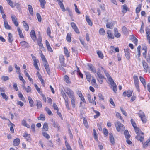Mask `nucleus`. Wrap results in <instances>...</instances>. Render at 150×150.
<instances>
[{
    "instance_id": "nucleus-1",
    "label": "nucleus",
    "mask_w": 150,
    "mask_h": 150,
    "mask_svg": "<svg viewBox=\"0 0 150 150\" xmlns=\"http://www.w3.org/2000/svg\"><path fill=\"white\" fill-rule=\"evenodd\" d=\"M115 126L116 127L117 130L118 132L120 131H123L125 129V127L122 124H121L120 122L117 121L115 123Z\"/></svg>"
},
{
    "instance_id": "nucleus-2",
    "label": "nucleus",
    "mask_w": 150,
    "mask_h": 150,
    "mask_svg": "<svg viewBox=\"0 0 150 150\" xmlns=\"http://www.w3.org/2000/svg\"><path fill=\"white\" fill-rule=\"evenodd\" d=\"M138 114L143 122L144 123H146L147 120L144 113L142 111L140 110Z\"/></svg>"
},
{
    "instance_id": "nucleus-3",
    "label": "nucleus",
    "mask_w": 150,
    "mask_h": 150,
    "mask_svg": "<svg viewBox=\"0 0 150 150\" xmlns=\"http://www.w3.org/2000/svg\"><path fill=\"white\" fill-rule=\"evenodd\" d=\"M65 91L70 98H72L74 97V92L69 88H67L66 90H65Z\"/></svg>"
},
{
    "instance_id": "nucleus-4",
    "label": "nucleus",
    "mask_w": 150,
    "mask_h": 150,
    "mask_svg": "<svg viewBox=\"0 0 150 150\" xmlns=\"http://www.w3.org/2000/svg\"><path fill=\"white\" fill-rule=\"evenodd\" d=\"M43 64L44 67L46 70L47 73L49 75H50V71L49 68V65L47 62H46L44 63Z\"/></svg>"
},
{
    "instance_id": "nucleus-5",
    "label": "nucleus",
    "mask_w": 150,
    "mask_h": 150,
    "mask_svg": "<svg viewBox=\"0 0 150 150\" xmlns=\"http://www.w3.org/2000/svg\"><path fill=\"white\" fill-rule=\"evenodd\" d=\"M59 59L60 62V63L62 66L64 67H66V64H65L64 60V56L62 55H61L59 57Z\"/></svg>"
},
{
    "instance_id": "nucleus-6",
    "label": "nucleus",
    "mask_w": 150,
    "mask_h": 150,
    "mask_svg": "<svg viewBox=\"0 0 150 150\" xmlns=\"http://www.w3.org/2000/svg\"><path fill=\"white\" fill-rule=\"evenodd\" d=\"M31 37L33 40L35 41L36 39V37L35 32L34 30H32L30 33Z\"/></svg>"
},
{
    "instance_id": "nucleus-7",
    "label": "nucleus",
    "mask_w": 150,
    "mask_h": 150,
    "mask_svg": "<svg viewBox=\"0 0 150 150\" xmlns=\"http://www.w3.org/2000/svg\"><path fill=\"white\" fill-rule=\"evenodd\" d=\"M124 50L126 57L127 59L129 60L130 58L129 49L128 48L126 49H124Z\"/></svg>"
},
{
    "instance_id": "nucleus-8",
    "label": "nucleus",
    "mask_w": 150,
    "mask_h": 150,
    "mask_svg": "<svg viewBox=\"0 0 150 150\" xmlns=\"http://www.w3.org/2000/svg\"><path fill=\"white\" fill-rule=\"evenodd\" d=\"M143 66L144 69V71L146 73L147 72V69L149 67L148 65L147 64L144 60L142 61Z\"/></svg>"
},
{
    "instance_id": "nucleus-9",
    "label": "nucleus",
    "mask_w": 150,
    "mask_h": 150,
    "mask_svg": "<svg viewBox=\"0 0 150 150\" xmlns=\"http://www.w3.org/2000/svg\"><path fill=\"white\" fill-rule=\"evenodd\" d=\"M87 65L89 68V70L94 73L96 72L95 68L92 64H88Z\"/></svg>"
},
{
    "instance_id": "nucleus-10",
    "label": "nucleus",
    "mask_w": 150,
    "mask_h": 150,
    "mask_svg": "<svg viewBox=\"0 0 150 150\" xmlns=\"http://www.w3.org/2000/svg\"><path fill=\"white\" fill-rule=\"evenodd\" d=\"M109 135L110 142L112 144H114L115 143V140L112 133H110Z\"/></svg>"
},
{
    "instance_id": "nucleus-11",
    "label": "nucleus",
    "mask_w": 150,
    "mask_h": 150,
    "mask_svg": "<svg viewBox=\"0 0 150 150\" xmlns=\"http://www.w3.org/2000/svg\"><path fill=\"white\" fill-rule=\"evenodd\" d=\"M28 8L30 14L32 16L34 15V12L32 7L30 5H28Z\"/></svg>"
},
{
    "instance_id": "nucleus-12",
    "label": "nucleus",
    "mask_w": 150,
    "mask_h": 150,
    "mask_svg": "<svg viewBox=\"0 0 150 150\" xmlns=\"http://www.w3.org/2000/svg\"><path fill=\"white\" fill-rule=\"evenodd\" d=\"M114 30L115 33V36L117 38L119 37L121 35L120 33L118 32L117 28H114Z\"/></svg>"
},
{
    "instance_id": "nucleus-13",
    "label": "nucleus",
    "mask_w": 150,
    "mask_h": 150,
    "mask_svg": "<svg viewBox=\"0 0 150 150\" xmlns=\"http://www.w3.org/2000/svg\"><path fill=\"white\" fill-rule=\"evenodd\" d=\"M20 142V139H16L13 140V144L16 146H18Z\"/></svg>"
},
{
    "instance_id": "nucleus-14",
    "label": "nucleus",
    "mask_w": 150,
    "mask_h": 150,
    "mask_svg": "<svg viewBox=\"0 0 150 150\" xmlns=\"http://www.w3.org/2000/svg\"><path fill=\"white\" fill-rule=\"evenodd\" d=\"M108 36L109 38L113 39L114 38V36L112 34L111 31L110 30H108L107 31Z\"/></svg>"
},
{
    "instance_id": "nucleus-15",
    "label": "nucleus",
    "mask_w": 150,
    "mask_h": 150,
    "mask_svg": "<svg viewBox=\"0 0 150 150\" xmlns=\"http://www.w3.org/2000/svg\"><path fill=\"white\" fill-rule=\"evenodd\" d=\"M134 128L137 135L140 134H141L143 135V133L142 132L138 127H136Z\"/></svg>"
},
{
    "instance_id": "nucleus-16",
    "label": "nucleus",
    "mask_w": 150,
    "mask_h": 150,
    "mask_svg": "<svg viewBox=\"0 0 150 150\" xmlns=\"http://www.w3.org/2000/svg\"><path fill=\"white\" fill-rule=\"evenodd\" d=\"M4 25L5 28L8 30L11 29V27L9 26V25L8 24L7 21L6 20H4Z\"/></svg>"
},
{
    "instance_id": "nucleus-17",
    "label": "nucleus",
    "mask_w": 150,
    "mask_h": 150,
    "mask_svg": "<svg viewBox=\"0 0 150 150\" xmlns=\"http://www.w3.org/2000/svg\"><path fill=\"white\" fill-rule=\"evenodd\" d=\"M28 100L29 101L30 105L31 107H33L34 106V101L32 98L30 96L28 97Z\"/></svg>"
},
{
    "instance_id": "nucleus-18",
    "label": "nucleus",
    "mask_w": 150,
    "mask_h": 150,
    "mask_svg": "<svg viewBox=\"0 0 150 150\" xmlns=\"http://www.w3.org/2000/svg\"><path fill=\"white\" fill-rule=\"evenodd\" d=\"M21 46L24 47H29L28 44L25 41H23L21 42Z\"/></svg>"
},
{
    "instance_id": "nucleus-19",
    "label": "nucleus",
    "mask_w": 150,
    "mask_h": 150,
    "mask_svg": "<svg viewBox=\"0 0 150 150\" xmlns=\"http://www.w3.org/2000/svg\"><path fill=\"white\" fill-rule=\"evenodd\" d=\"M23 136L27 141L30 142L31 141L30 134H28L27 133H25Z\"/></svg>"
},
{
    "instance_id": "nucleus-20",
    "label": "nucleus",
    "mask_w": 150,
    "mask_h": 150,
    "mask_svg": "<svg viewBox=\"0 0 150 150\" xmlns=\"http://www.w3.org/2000/svg\"><path fill=\"white\" fill-rule=\"evenodd\" d=\"M139 80L135 81H134V83L135 86L138 92L139 91L140 89L139 87Z\"/></svg>"
},
{
    "instance_id": "nucleus-21",
    "label": "nucleus",
    "mask_w": 150,
    "mask_h": 150,
    "mask_svg": "<svg viewBox=\"0 0 150 150\" xmlns=\"http://www.w3.org/2000/svg\"><path fill=\"white\" fill-rule=\"evenodd\" d=\"M86 20L88 23V25L90 26H92V23L89 17L88 16H86Z\"/></svg>"
},
{
    "instance_id": "nucleus-22",
    "label": "nucleus",
    "mask_w": 150,
    "mask_h": 150,
    "mask_svg": "<svg viewBox=\"0 0 150 150\" xmlns=\"http://www.w3.org/2000/svg\"><path fill=\"white\" fill-rule=\"evenodd\" d=\"M139 79L141 83H142L145 88L146 87V83L145 79L141 76L139 77Z\"/></svg>"
},
{
    "instance_id": "nucleus-23",
    "label": "nucleus",
    "mask_w": 150,
    "mask_h": 150,
    "mask_svg": "<svg viewBox=\"0 0 150 150\" xmlns=\"http://www.w3.org/2000/svg\"><path fill=\"white\" fill-rule=\"evenodd\" d=\"M140 134L137 135L136 136L135 138L137 139L142 142L144 139V137H142V136H140Z\"/></svg>"
},
{
    "instance_id": "nucleus-24",
    "label": "nucleus",
    "mask_w": 150,
    "mask_h": 150,
    "mask_svg": "<svg viewBox=\"0 0 150 150\" xmlns=\"http://www.w3.org/2000/svg\"><path fill=\"white\" fill-rule=\"evenodd\" d=\"M8 41L10 43H12L13 40L12 34L10 33H8Z\"/></svg>"
},
{
    "instance_id": "nucleus-25",
    "label": "nucleus",
    "mask_w": 150,
    "mask_h": 150,
    "mask_svg": "<svg viewBox=\"0 0 150 150\" xmlns=\"http://www.w3.org/2000/svg\"><path fill=\"white\" fill-rule=\"evenodd\" d=\"M124 134L125 137L127 139H129L130 137V135L128 131L127 130H125L124 131Z\"/></svg>"
},
{
    "instance_id": "nucleus-26",
    "label": "nucleus",
    "mask_w": 150,
    "mask_h": 150,
    "mask_svg": "<svg viewBox=\"0 0 150 150\" xmlns=\"http://www.w3.org/2000/svg\"><path fill=\"white\" fill-rule=\"evenodd\" d=\"M18 31L19 33V35L20 36V38H24V36L23 35L22 30H21L20 28L18 27L17 28Z\"/></svg>"
},
{
    "instance_id": "nucleus-27",
    "label": "nucleus",
    "mask_w": 150,
    "mask_h": 150,
    "mask_svg": "<svg viewBox=\"0 0 150 150\" xmlns=\"http://www.w3.org/2000/svg\"><path fill=\"white\" fill-rule=\"evenodd\" d=\"M85 74L86 75V77L87 80L89 81H90V79L91 77V76L90 75V74L88 72H85Z\"/></svg>"
},
{
    "instance_id": "nucleus-28",
    "label": "nucleus",
    "mask_w": 150,
    "mask_h": 150,
    "mask_svg": "<svg viewBox=\"0 0 150 150\" xmlns=\"http://www.w3.org/2000/svg\"><path fill=\"white\" fill-rule=\"evenodd\" d=\"M52 122H53V126L56 128H57L58 130H59L60 128L59 125L57 123H56L55 121H53V119H52Z\"/></svg>"
},
{
    "instance_id": "nucleus-29",
    "label": "nucleus",
    "mask_w": 150,
    "mask_h": 150,
    "mask_svg": "<svg viewBox=\"0 0 150 150\" xmlns=\"http://www.w3.org/2000/svg\"><path fill=\"white\" fill-rule=\"evenodd\" d=\"M64 53L65 54V55L67 57H69V53L68 51L67 48L66 47H64Z\"/></svg>"
},
{
    "instance_id": "nucleus-30",
    "label": "nucleus",
    "mask_w": 150,
    "mask_h": 150,
    "mask_svg": "<svg viewBox=\"0 0 150 150\" xmlns=\"http://www.w3.org/2000/svg\"><path fill=\"white\" fill-rule=\"evenodd\" d=\"M23 25L25 29V30L26 31H28L29 30V26L27 23H26V22L23 21Z\"/></svg>"
},
{
    "instance_id": "nucleus-31",
    "label": "nucleus",
    "mask_w": 150,
    "mask_h": 150,
    "mask_svg": "<svg viewBox=\"0 0 150 150\" xmlns=\"http://www.w3.org/2000/svg\"><path fill=\"white\" fill-rule=\"evenodd\" d=\"M18 96L19 97V98H20V99L21 100H22L23 102H25V98L23 96L21 92L19 93L18 94Z\"/></svg>"
},
{
    "instance_id": "nucleus-32",
    "label": "nucleus",
    "mask_w": 150,
    "mask_h": 150,
    "mask_svg": "<svg viewBox=\"0 0 150 150\" xmlns=\"http://www.w3.org/2000/svg\"><path fill=\"white\" fill-rule=\"evenodd\" d=\"M112 87V90L115 93H116V91L117 90V86L116 83H115L111 85Z\"/></svg>"
},
{
    "instance_id": "nucleus-33",
    "label": "nucleus",
    "mask_w": 150,
    "mask_h": 150,
    "mask_svg": "<svg viewBox=\"0 0 150 150\" xmlns=\"http://www.w3.org/2000/svg\"><path fill=\"white\" fill-rule=\"evenodd\" d=\"M36 101L37 102V104L36 105L37 107L38 108H42V104L41 102L39 100H36Z\"/></svg>"
},
{
    "instance_id": "nucleus-34",
    "label": "nucleus",
    "mask_w": 150,
    "mask_h": 150,
    "mask_svg": "<svg viewBox=\"0 0 150 150\" xmlns=\"http://www.w3.org/2000/svg\"><path fill=\"white\" fill-rule=\"evenodd\" d=\"M34 62L33 63V65L35 67L36 69L37 70H39V67L38 66V65L37 64L39 62V61L38 60H36V61H34Z\"/></svg>"
},
{
    "instance_id": "nucleus-35",
    "label": "nucleus",
    "mask_w": 150,
    "mask_h": 150,
    "mask_svg": "<svg viewBox=\"0 0 150 150\" xmlns=\"http://www.w3.org/2000/svg\"><path fill=\"white\" fill-rule=\"evenodd\" d=\"M123 8L122 11L123 13H125L127 11H129L128 8L127 6L125 4L123 6Z\"/></svg>"
},
{
    "instance_id": "nucleus-36",
    "label": "nucleus",
    "mask_w": 150,
    "mask_h": 150,
    "mask_svg": "<svg viewBox=\"0 0 150 150\" xmlns=\"http://www.w3.org/2000/svg\"><path fill=\"white\" fill-rule=\"evenodd\" d=\"M38 119L39 120H41L42 121L45 120V116L43 114H41L40 116L38 117Z\"/></svg>"
},
{
    "instance_id": "nucleus-37",
    "label": "nucleus",
    "mask_w": 150,
    "mask_h": 150,
    "mask_svg": "<svg viewBox=\"0 0 150 150\" xmlns=\"http://www.w3.org/2000/svg\"><path fill=\"white\" fill-rule=\"evenodd\" d=\"M83 123L86 127L88 128V125L86 119L85 118H83Z\"/></svg>"
},
{
    "instance_id": "nucleus-38",
    "label": "nucleus",
    "mask_w": 150,
    "mask_h": 150,
    "mask_svg": "<svg viewBox=\"0 0 150 150\" xmlns=\"http://www.w3.org/2000/svg\"><path fill=\"white\" fill-rule=\"evenodd\" d=\"M71 34H67V37H66V40L67 42H70L71 41Z\"/></svg>"
},
{
    "instance_id": "nucleus-39",
    "label": "nucleus",
    "mask_w": 150,
    "mask_h": 150,
    "mask_svg": "<svg viewBox=\"0 0 150 150\" xmlns=\"http://www.w3.org/2000/svg\"><path fill=\"white\" fill-rule=\"evenodd\" d=\"M64 80L67 83H70V81L69 80V77L67 75H65L64 76Z\"/></svg>"
},
{
    "instance_id": "nucleus-40",
    "label": "nucleus",
    "mask_w": 150,
    "mask_h": 150,
    "mask_svg": "<svg viewBox=\"0 0 150 150\" xmlns=\"http://www.w3.org/2000/svg\"><path fill=\"white\" fill-rule=\"evenodd\" d=\"M71 103L72 106L73 108H74L75 106V97L72 98H71Z\"/></svg>"
},
{
    "instance_id": "nucleus-41",
    "label": "nucleus",
    "mask_w": 150,
    "mask_h": 150,
    "mask_svg": "<svg viewBox=\"0 0 150 150\" xmlns=\"http://www.w3.org/2000/svg\"><path fill=\"white\" fill-rule=\"evenodd\" d=\"M43 129L45 131H47L48 129V126L47 123L45 122L44 123L43 126Z\"/></svg>"
},
{
    "instance_id": "nucleus-42",
    "label": "nucleus",
    "mask_w": 150,
    "mask_h": 150,
    "mask_svg": "<svg viewBox=\"0 0 150 150\" xmlns=\"http://www.w3.org/2000/svg\"><path fill=\"white\" fill-rule=\"evenodd\" d=\"M39 1L40 3L41 6L42 8H44V5L46 4V1L45 0H39Z\"/></svg>"
},
{
    "instance_id": "nucleus-43",
    "label": "nucleus",
    "mask_w": 150,
    "mask_h": 150,
    "mask_svg": "<svg viewBox=\"0 0 150 150\" xmlns=\"http://www.w3.org/2000/svg\"><path fill=\"white\" fill-rule=\"evenodd\" d=\"M45 109L49 115H53V114H52L51 111L48 108H47V107H46L45 108Z\"/></svg>"
},
{
    "instance_id": "nucleus-44",
    "label": "nucleus",
    "mask_w": 150,
    "mask_h": 150,
    "mask_svg": "<svg viewBox=\"0 0 150 150\" xmlns=\"http://www.w3.org/2000/svg\"><path fill=\"white\" fill-rule=\"evenodd\" d=\"M97 74L98 76V79H102L104 78V76H103L102 74L100 73V71H97Z\"/></svg>"
},
{
    "instance_id": "nucleus-45",
    "label": "nucleus",
    "mask_w": 150,
    "mask_h": 150,
    "mask_svg": "<svg viewBox=\"0 0 150 150\" xmlns=\"http://www.w3.org/2000/svg\"><path fill=\"white\" fill-rule=\"evenodd\" d=\"M1 95L2 96L3 98L6 100H7L8 99V96L5 93H1Z\"/></svg>"
},
{
    "instance_id": "nucleus-46",
    "label": "nucleus",
    "mask_w": 150,
    "mask_h": 150,
    "mask_svg": "<svg viewBox=\"0 0 150 150\" xmlns=\"http://www.w3.org/2000/svg\"><path fill=\"white\" fill-rule=\"evenodd\" d=\"M93 111L96 114V115L94 116V117L95 118H96L100 116V114L98 111L95 110H93Z\"/></svg>"
},
{
    "instance_id": "nucleus-47",
    "label": "nucleus",
    "mask_w": 150,
    "mask_h": 150,
    "mask_svg": "<svg viewBox=\"0 0 150 150\" xmlns=\"http://www.w3.org/2000/svg\"><path fill=\"white\" fill-rule=\"evenodd\" d=\"M97 54L98 55L99 57H100L101 59L103 58V54L101 51H97Z\"/></svg>"
},
{
    "instance_id": "nucleus-48",
    "label": "nucleus",
    "mask_w": 150,
    "mask_h": 150,
    "mask_svg": "<svg viewBox=\"0 0 150 150\" xmlns=\"http://www.w3.org/2000/svg\"><path fill=\"white\" fill-rule=\"evenodd\" d=\"M64 100L66 108L68 109H69V107L68 104V98L67 99V97H66V98H65Z\"/></svg>"
},
{
    "instance_id": "nucleus-49",
    "label": "nucleus",
    "mask_w": 150,
    "mask_h": 150,
    "mask_svg": "<svg viewBox=\"0 0 150 150\" xmlns=\"http://www.w3.org/2000/svg\"><path fill=\"white\" fill-rule=\"evenodd\" d=\"M141 48V46L140 45H139L137 47V55L138 57H139L140 55V49Z\"/></svg>"
},
{
    "instance_id": "nucleus-50",
    "label": "nucleus",
    "mask_w": 150,
    "mask_h": 150,
    "mask_svg": "<svg viewBox=\"0 0 150 150\" xmlns=\"http://www.w3.org/2000/svg\"><path fill=\"white\" fill-rule=\"evenodd\" d=\"M43 136L46 138L47 139H49L50 137V136L46 132H42V133Z\"/></svg>"
},
{
    "instance_id": "nucleus-51",
    "label": "nucleus",
    "mask_w": 150,
    "mask_h": 150,
    "mask_svg": "<svg viewBox=\"0 0 150 150\" xmlns=\"http://www.w3.org/2000/svg\"><path fill=\"white\" fill-rule=\"evenodd\" d=\"M141 5L139 4L138 6V7H137L136 9V12L137 13H139L141 10Z\"/></svg>"
},
{
    "instance_id": "nucleus-52",
    "label": "nucleus",
    "mask_w": 150,
    "mask_h": 150,
    "mask_svg": "<svg viewBox=\"0 0 150 150\" xmlns=\"http://www.w3.org/2000/svg\"><path fill=\"white\" fill-rule=\"evenodd\" d=\"M99 33L100 34L102 35H104L105 34V33L103 28H101L99 30Z\"/></svg>"
},
{
    "instance_id": "nucleus-53",
    "label": "nucleus",
    "mask_w": 150,
    "mask_h": 150,
    "mask_svg": "<svg viewBox=\"0 0 150 150\" xmlns=\"http://www.w3.org/2000/svg\"><path fill=\"white\" fill-rule=\"evenodd\" d=\"M36 16L37 18L38 19V21L39 22H41L42 20V18L40 15L39 13H37L36 14Z\"/></svg>"
},
{
    "instance_id": "nucleus-54",
    "label": "nucleus",
    "mask_w": 150,
    "mask_h": 150,
    "mask_svg": "<svg viewBox=\"0 0 150 150\" xmlns=\"http://www.w3.org/2000/svg\"><path fill=\"white\" fill-rule=\"evenodd\" d=\"M93 132L94 138L96 140H98L97 135V134L96 131L95 129H93Z\"/></svg>"
},
{
    "instance_id": "nucleus-55",
    "label": "nucleus",
    "mask_w": 150,
    "mask_h": 150,
    "mask_svg": "<svg viewBox=\"0 0 150 150\" xmlns=\"http://www.w3.org/2000/svg\"><path fill=\"white\" fill-rule=\"evenodd\" d=\"M8 121H9L10 122V125L11 126V127H10V131H11V132L12 133H13L14 132V129L13 128V127L12 125H14L13 124L11 123V122L10 121V120L8 119Z\"/></svg>"
},
{
    "instance_id": "nucleus-56",
    "label": "nucleus",
    "mask_w": 150,
    "mask_h": 150,
    "mask_svg": "<svg viewBox=\"0 0 150 150\" xmlns=\"http://www.w3.org/2000/svg\"><path fill=\"white\" fill-rule=\"evenodd\" d=\"M58 4L60 6V7L62 9V10L63 11H64L65 10L64 7L62 3L61 2H59Z\"/></svg>"
},
{
    "instance_id": "nucleus-57",
    "label": "nucleus",
    "mask_w": 150,
    "mask_h": 150,
    "mask_svg": "<svg viewBox=\"0 0 150 150\" xmlns=\"http://www.w3.org/2000/svg\"><path fill=\"white\" fill-rule=\"evenodd\" d=\"M108 81L110 82V84L111 85L115 83L111 77L108 78Z\"/></svg>"
},
{
    "instance_id": "nucleus-58",
    "label": "nucleus",
    "mask_w": 150,
    "mask_h": 150,
    "mask_svg": "<svg viewBox=\"0 0 150 150\" xmlns=\"http://www.w3.org/2000/svg\"><path fill=\"white\" fill-rule=\"evenodd\" d=\"M146 31L147 36H150V30L148 28H146Z\"/></svg>"
},
{
    "instance_id": "nucleus-59",
    "label": "nucleus",
    "mask_w": 150,
    "mask_h": 150,
    "mask_svg": "<svg viewBox=\"0 0 150 150\" xmlns=\"http://www.w3.org/2000/svg\"><path fill=\"white\" fill-rule=\"evenodd\" d=\"M132 91L129 90L127 92V96L128 97H130L132 93Z\"/></svg>"
},
{
    "instance_id": "nucleus-60",
    "label": "nucleus",
    "mask_w": 150,
    "mask_h": 150,
    "mask_svg": "<svg viewBox=\"0 0 150 150\" xmlns=\"http://www.w3.org/2000/svg\"><path fill=\"white\" fill-rule=\"evenodd\" d=\"M1 79L2 80L4 81H6L8 80H9V78L7 76H2Z\"/></svg>"
},
{
    "instance_id": "nucleus-61",
    "label": "nucleus",
    "mask_w": 150,
    "mask_h": 150,
    "mask_svg": "<svg viewBox=\"0 0 150 150\" xmlns=\"http://www.w3.org/2000/svg\"><path fill=\"white\" fill-rule=\"evenodd\" d=\"M133 42L136 45H137L138 40L135 37H133V39L132 40Z\"/></svg>"
},
{
    "instance_id": "nucleus-62",
    "label": "nucleus",
    "mask_w": 150,
    "mask_h": 150,
    "mask_svg": "<svg viewBox=\"0 0 150 150\" xmlns=\"http://www.w3.org/2000/svg\"><path fill=\"white\" fill-rule=\"evenodd\" d=\"M116 116L117 117H119V118L121 119V120H123V121L124 122V120H123V118L121 116V115L120 114L118 113V112H116Z\"/></svg>"
},
{
    "instance_id": "nucleus-63",
    "label": "nucleus",
    "mask_w": 150,
    "mask_h": 150,
    "mask_svg": "<svg viewBox=\"0 0 150 150\" xmlns=\"http://www.w3.org/2000/svg\"><path fill=\"white\" fill-rule=\"evenodd\" d=\"M47 35L50 37L51 30L49 27H48L47 29Z\"/></svg>"
},
{
    "instance_id": "nucleus-64",
    "label": "nucleus",
    "mask_w": 150,
    "mask_h": 150,
    "mask_svg": "<svg viewBox=\"0 0 150 150\" xmlns=\"http://www.w3.org/2000/svg\"><path fill=\"white\" fill-rule=\"evenodd\" d=\"M131 124L134 128L137 127L136 123H135V122L132 119H131Z\"/></svg>"
}]
</instances>
